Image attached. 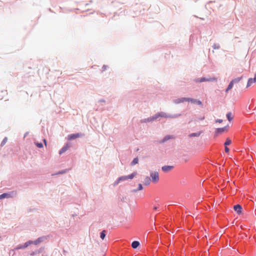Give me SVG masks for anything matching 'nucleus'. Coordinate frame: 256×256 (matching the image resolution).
I'll return each instance as SVG.
<instances>
[{"instance_id": "c85d7f7f", "label": "nucleus", "mask_w": 256, "mask_h": 256, "mask_svg": "<svg viewBox=\"0 0 256 256\" xmlns=\"http://www.w3.org/2000/svg\"><path fill=\"white\" fill-rule=\"evenodd\" d=\"M195 103H196V104H200H200H202V102H200V100H196V102H195Z\"/></svg>"}, {"instance_id": "a211bd4d", "label": "nucleus", "mask_w": 256, "mask_h": 256, "mask_svg": "<svg viewBox=\"0 0 256 256\" xmlns=\"http://www.w3.org/2000/svg\"><path fill=\"white\" fill-rule=\"evenodd\" d=\"M234 85V83L231 81V82L230 83L229 85L228 86V88L226 90V92H227L229 90L232 88Z\"/></svg>"}, {"instance_id": "dca6fc26", "label": "nucleus", "mask_w": 256, "mask_h": 256, "mask_svg": "<svg viewBox=\"0 0 256 256\" xmlns=\"http://www.w3.org/2000/svg\"><path fill=\"white\" fill-rule=\"evenodd\" d=\"M190 98H182L180 100V102H184L185 101L190 102Z\"/></svg>"}, {"instance_id": "c9c22d12", "label": "nucleus", "mask_w": 256, "mask_h": 256, "mask_svg": "<svg viewBox=\"0 0 256 256\" xmlns=\"http://www.w3.org/2000/svg\"><path fill=\"white\" fill-rule=\"evenodd\" d=\"M34 244H38L37 241L34 242Z\"/></svg>"}, {"instance_id": "aec40b11", "label": "nucleus", "mask_w": 256, "mask_h": 256, "mask_svg": "<svg viewBox=\"0 0 256 256\" xmlns=\"http://www.w3.org/2000/svg\"><path fill=\"white\" fill-rule=\"evenodd\" d=\"M227 118L228 120L230 122L233 116H232L231 112H228L226 114Z\"/></svg>"}, {"instance_id": "4be33fe9", "label": "nucleus", "mask_w": 256, "mask_h": 256, "mask_svg": "<svg viewBox=\"0 0 256 256\" xmlns=\"http://www.w3.org/2000/svg\"><path fill=\"white\" fill-rule=\"evenodd\" d=\"M137 174V172H135L132 174L128 176V179H132Z\"/></svg>"}, {"instance_id": "39448f33", "label": "nucleus", "mask_w": 256, "mask_h": 256, "mask_svg": "<svg viewBox=\"0 0 256 256\" xmlns=\"http://www.w3.org/2000/svg\"><path fill=\"white\" fill-rule=\"evenodd\" d=\"M32 244V242L28 241L26 242L24 245H20L16 246L14 250H19L22 248H24L28 246L30 244Z\"/></svg>"}, {"instance_id": "f03ea898", "label": "nucleus", "mask_w": 256, "mask_h": 256, "mask_svg": "<svg viewBox=\"0 0 256 256\" xmlns=\"http://www.w3.org/2000/svg\"><path fill=\"white\" fill-rule=\"evenodd\" d=\"M150 176L152 178V182L154 183H156L159 180V175L158 172H152Z\"/></svg>"}, {"instance_id": "393cba45", "label": "nucleus", "mask_w": 256, "mask_h": 256, "mask_svg": "<svg viewBox=\"0 0 256 256\" xmlns=\"http://www.w3.org/2000/svg\"><path fill=\"white\" fill-rule=\"evenodd\" d=\"M7 140H8L7 138H6V137L4 138L1 143V146H4L7 142Z\"/></svg>"}, {"instance_id": "6e6552de", "label": "nucleus", "mask_w": 256, "mask_h": 256, "mask_svg": "<svg viewBox=\"0 0 256 256\" xmlns=\"http://www.w3.org/2000/svg\"><path fill=\"white\" fill-rule=\"evenodd\" d=\"M80 136V134H72L68 136V140H72Z\"/></svg>"}, {"instance_id": "7ed1b4c3", "label": "nucleus", "mask_w": 256, "mask_h": 256, "mask_svg": "<svg viewBox=\"0 0 256 256\" xmlns=\"http://www.w3.org/2000/svg\"><path fill=\"white\" fill-rule=\"evenodd\" d=\"M256 82V73L255 74L254 78H250L248 80L246 88H248L250 86H253V85Z\"/></svg>"}, {"instance_id": "f8f14e48", "label": "nucleus", "mask_w": 256, "mask_h": 256, "mask_svg": "<svg viewBox=\"0 0 256 256\" xmlns=\"http://www.w3.org/2000/svg\"><path fill=\"white\" fill-rule=\"evenodd\" d=\"M128 180V176H121V177H120L117 181L116 182V184H118L120 181H122V180Z\"/></svg>"}, {"instance_id": "b1692460", "label": "nucleus", "mask_w": 256, "mask_h": 256, "mask_svg": "<svg viewBox=\"0 0 256 256\" xmlns=\"http://www.w3.org/2000/svg\"><path fill=\"white\" fill-rule=\"evenodd\" d=\"M138 158H134L132 162H131V165L133 166L138 163Z\"/></svg>"}, {"instance_id": "c756f323", "label": "nucleus", "mask_w": 256, "mask_h": 256, "mask_svg": "<svg viewBox=\"0 0 256 256\" xmlns=\"http://www.w3.org/2000/svg\"><path fill=\"white\" fill-rule=\"evenodd\" d=\"M229 148L226 146H225V148H224V150L226 152H229Z\"/></svg>"}, {"instance_id": "473e14b6", "label": "nucleus", "mask_w": 256, "mask_h": 256, "mask_svg": "<svg viewBox=\"0 0 256 256\" xmlns=\"http://www.w3.org/2000/svg\"><path fill=\"white\" fill-rule=\"evenodd\" d=\"M44 144H45V146H46V140L45 139H44Z\"/></svg>"}, {"instance_id": "9b49d317", "label": "nucleus", "mask_w": 256, "mask_h": 256, "mask_svg": "<svg viewBox=\"0 0 256 256\" xmlns=\"http://www.w3.org/2000/svg\"><path fill=\"white\" fill-rule=\"evenodd\" d=\"M69 148V146L68 144H66V146H64L60 150L59 152L60 154H62V153L64 152Z\"/></svg>"}, {"instance_id": "0eeeda50", "label": "nucleus", "mask_w": 256, "mask_h": 256, "mask_svg": "<svg viewBox=\"0 0 256 256\" xmlns=\"http://www.w3.org/2000/svg\"><path fill=\"white\" fill-rule=\"evenodd\" d=\"M234 209L238 214H240L242 213V208L240 205H235L234 206Z\"/></svg>"}, {"instance_id": "cd10ccee", "label": "nucleus", "mask_w": 256, "mask_h": 256, "mask_svg": "<svg viewBox=\"0 0 256 256\" xmlns=\"http://www.w3.org/2000/svg\"><path fill=\"white\" fill-rule=\"evenodd\" d=\"M142 186L141 184H139L138 186V190H142Z\"/></svg>"}, {"instance_id": "4468645a", "label": "nucleus", "mask_w": 256, "mask_h": 256, "mask_svg": "<svg viewBox=\"0 0 256 256\" xmlns=\"http://www.w3.org/2000/svg\"><path fill=\"white\" fill-rule=\"evenodd\" d=\"M140 245V243L138 241H134L132 244V246L134 248H137Z\"/></svg>"}, {"instance_id": "72a5a7b5", "label": "nucleus", "mask_w": 256, "mask_h": 256, "mask_svg": "<svg viewBox=\"0 0 256 256\" xmlns=\"http://www.w3.org/2000/svg\"><path fill=\"white\" fill-rule=\"evenodd\" d=\"M154 210H157V207L156 206H154Z\"/></svg>"}, {"instance_id": "e433bc0d", "label": "nucleus", "mask_w": 256, "mask_h": 256, "mask_svg": "<svg viewBox=\"0 0 256 256\" xmlns=\"http://www.w3.org/2000/svg\"><path fill=\"white\" fill-rule=\"evenodd\" d=\"M62 172H59L58 174H62Z\"/></svg>"}, {"instance_id": "f3484780", "label": "nucleus", "mask_w": 256, "mask_h": 256, "mask_svg": "<svg viewBox=\"0 0 256 256\" xmlns=\"http://www.w3.org/2000/svg\"><path fill=\"white\" fill-rule=\"evenodd\" d=\"M106 231L105 230H103L101 233H100V238L104 240L105 236H106Z\"/></svg>"}, {"instance_id": "20e7f679", "label": "nucleus", "mask_w": 256, "mask_h": 256, "mask_svg": "<svg viewBox=\"0 0 256 256\" xmlns=\"http://www.w3.org/2000/svg\"><path fill=\"white\" fill-rule=\"evenodd\" d=\"M216 78H202L200 79H198L196 80V82H214L216 81Z\"/></svg>"}, {"instance_id": "7c9ffc66", "label": "nucleus", "mask_w": 256, "mask_h": 256, "mask_svg": "<svg viewBox=\"0 0 256 256\" xmlns=\"http://www.w3.org/2000/svg\"><path fill=\"white\" fill-rule=\"evenodd\" d=\"M216 122H219V123H221L222 122V120H220V119H218V120H216Z\"/></svg>"}, {"instance_id": "2f4dec72", "label": "nucleus", "mask_w": 256, "mask_h": 256, "mask_svg": "<svg viewBox=\"0 0 256 256\" xmlns=\"http://www.w3.org/2000/svg\"><path fill=\"white\" fill-rule=\"evenodd\" d=\"M196 102V100L192 99V100H190V102H192V103H195Z\"/></svg>"}, {"instance_id": "1a4fd4ad", "label": "nucleus", "mask_w": 256, "mask_h": 256, "mask_svg": "<svg viewBox=\"0 0 256 256\" xmlns=\"http://www.w3.org/2000/svg\"><path fill=\"white\" fill-rule=\"evenodd\" d=\"M227 131H228V127L225 126V127H224L222 128H217L216 130V132L217 134H222L224 132H227Z\"/></svg>"}, {"instance_id": "5701e85b", "label": "nucleus", "mask_w": 256, "mask_h": 256, "mask_svg": "<svg viewBox=\"0 0 256 256\" xmlns=\"http://www.w3.org/2000/svg\"><path fill=\"white\" fill-rule=\"evenodd\" d=\"M241 80V78H237L235 79H234L232 80V82L234 84V83H238L240 82Z\"/></svg>"}, {"instance_id": "f257e3e1", "label": "nucleus", "mask_w": 256, "mask_h": 256, "mask_svg": "<svg viewBox=\"0 0 256 256\" xmlns=\"http://www.w3.org/2000/svg\"><path fill=\"white\" fill-rule=\"evenodd\" d=\"M159 117H162V118H166L167 117V116L166 114L164 113V112H160V113H158V114H156L154 116H152V117H150L149 118H148L147 120H146V121L147 122H152V121H153L156 119H157Z\"/></svg>"}, {"instance_id": "a878e982", "label": "nucleus", "mask_w": 256, "mask_h": 256, "mask_svg": "<svg viewBox=\"0 0 256 256\" xmlns=\"http://www.w3.org/2000/svg\"><path fill=\"white\" fill-rule=\"evenodd\" d=\"M35 144L39 148H42L43 147V145L42 143L35 142Z\"/></svg>"}, {"instance_id": "412c9836", "label": "nucleus", "mask_w": 256, "mask_h": 256, "mask_svg": "<svg viewBox=\"0 0 256 256\" xmlns=\"http://www.w3.org/2000/svg\"><path fill=\"white\" fill-rule=\"evenodd\" d=\"M232 143L231 140L229 138H227L226 142H224V146H227L230 144Z\"/></svg>"}, {"instance_id": "bb28decb", "label": "nucleus", "mask_w": 256, "mask_h": 256, "mask_svg": "<svg viewBox=\"0 0 256 256\" xmlns=\"http://www.w3.org/2000/svg\"><path fill=\"white\" fill-rule=\"evenodd\" d=\"M212 48H213L214 49H218V48H220V46H219V44H214L212 46Z\"/></svg>"}, {"instance_id": "6ab92c4d", "label": "nucleus", "mask_w": 256, "mask_h": 256, "mask_svg": "<svg viewBox=\"0 0 256 256\" xmlns=\"http://www.w3.org/2000/svg\"><path fill=\"white\" fill-rule=\"evenodd\" d=\"M201 134V132H196V133H192L190 134V137L192 136H200Z\"/></svg>"}, {"instance_id": "9d476101", "label": "nucleus", "mask_w": 256, "mask_h": 256, "mask_svg": "<svg viewBox=\"0 0 256 256\" xmlns=\"http://www.w3.org/2000/svg\"><path fill=\"white\" fill-rule=\"evenodd\" d=\"M10 197H12L10 194L4 193V194L0 195V200L3 199L4 198H8Z\"/></svg>"}, {"instance_id": "ddd939ff", "label": "nucleus", "mask_w": 256, "mask_h": 256, "mask_svg": "<svg viewBox=\"0 0 256 256\" xmlns=\"http://www.w3.org/2000/svg\"><path fill=\"white\" fill-rule=\"evenodd\" d=\"M172 138H173V137L172 136H166L164 138L163 140L160 142V143H164V142H166V140H170V139H172Z\"/></svg>"}, {"instance_id": "423d86ee", "label": "nucleus", "mask_w": 256, "mask_h": 256, "mask_svg": "<svg viewBox=\"0 0 256 256\" xmlns=\"http://www.w3.org/2000/svg\"><path fill=\"white\" fill-rule=\"evenodd\" d=\"M174 168L173 166H165L162 167V169L163 172H168L171 171Z\"/></svg>"}, {"instance_id": "2eb2a0df", "label": "nucleus", "mask_w": 256, "mask_h": 256, "mask_svg": "<svg viewBox=\"0 0 256 256\" xmlns=\"http://www.w3.org/2000/svg\"><path fill=\"white\" fill-rule=\"evenodd\" d=\"M150 178L149 177L147 176L145 178L144 181V184L146 185H148L150 184Z\"/></svg>"}, {"instance_id": "f704fd0d", "label": "nucleus", "mask_w": 256, "mask_h": 256, "mask_svg": "<svg viewBox=\"0 0 256 256\" xmlns=\"http://www.w3.org/2000/svg\"><path fill=\"white\" fill-rule=\"evenodd\" d=\"M103 68H104V70H106V66H103Z\"/></svg>"}]
</instances>
